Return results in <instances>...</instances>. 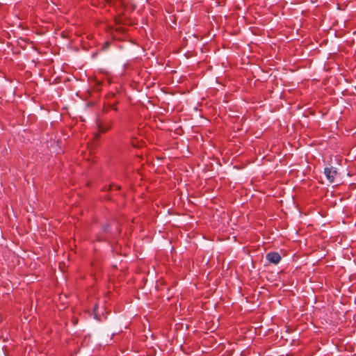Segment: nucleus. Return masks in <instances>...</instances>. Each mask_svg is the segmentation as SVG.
<instances>
[{
	"label": "nucleus",
	"instance_id": "obj_1",
	"mask_svg": "<svg viewBox=\"0 0 356 356\" xmlns=\"http://www.w3.org/2000/svg\"><path fill=\"white\" fill-rule=\"evenodd\" d=\"M97 127L99 132L105 133L108 131L112 127V122L108 121L107 122H104L100 120L97 121Z\"/></svg>",
	"mask_w": 356,
	"mask_h": 356
},
{
	"label": "nucleus",
	"instance_id": "obj_2",
	"mask_svg": "<svg viewBox=\"0 0 356 356\" xmlns=\"http://www.w3.org/2000/svg\"><path fill=\"white\" fill-rule=\"evenodd\" d=\"M266 259L274 264H278L281 260L279 253L275 252H269L266 254Z\"/></svg>",
	"mask_w": 356,
	"mask_h": 356
},
{
	"label": "nucleus",
	"instance_id": "obj_3",
	"mask_svg": "<svg viewBox=\"0 0 356 356\" xmlns=\"http://www.w3.org/2000/svg\"><path fill=\"white\" fill-rule=\"evenodd\" d=\"M324 174L330 182H334V177L337 175V171L334 169L333 167L325 168L324 169Z\"/></svg>",
	"mask_w": 356,
	"mask_h": 356
},
{
	"label": "nucleus",
	"instance_id": "obj_4",
	"mask_svg": "<svg viewBox=\"0 0 356 356\" xmlns=\"http://www.w3.org/2000/svg\"><path fill=\"white\" fill-rule=\"evenodd\" d=\"M113 186L116 187V189H119V188H120V186H115V185H112V186H111V187H113Z\"/></svg>",
	"mask_w": 356,
	"mask_h": 356
}]
</instances>
